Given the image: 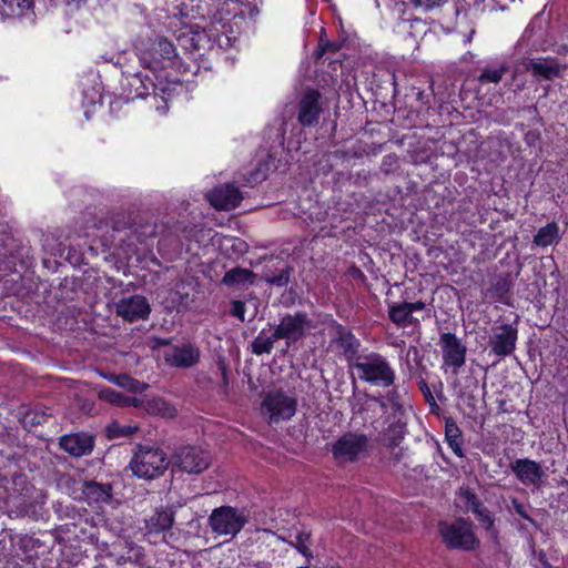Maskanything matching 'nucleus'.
<instances>
[{"mask_svg": "<svg viewBox=\"0 0 568 568\" xmlns=\"http://www.w3.org/2000/svg\"><path fill=\"white\" fill-rule=\"evenodd\" d=\"M139 430L136 425H122L118 422H113L106 427V436L109 439L131 437Z\"/></svg>", "mask_w": 568, "mask_h": 568, "instance_id": "2f4dec72", "label": "nucleus"}, {"mask_svg": "<svg viewBox=\"0 0 568 568\" xmlns=\"http://www.w3.org/2000/svg\"><path fill=\"white\" fill-rule=\"evenodd\" d=\"M59 445L73 457L90 455L94 447V437L85 433L63 435Z\"/></svg>", "mask_w": 568, "mask_h": 568, "instance_id": "a211bd4d", "label": "nucleus"}, {"mask_svg": "<svg viewBox=\"0 0 568 568\" xmlns=\"http://www.w3.org/2000/svg\"><path fill=\"white\" fill-rule=\"evenodd\" d=\"M211 463L210 455L195 446H183L173 456V465L187 474H200Z\"/></svg>", "mask_w": 568, "mask_h": 568, "instance_id": "1a4fd4ad", "label": "nucleus"}, {"mask_svg": "<svg viewBox=\"0 0 568 568\" xmlns=\"http://www.w3.org/2000/svg\"><path fill=\"white\" fill-rule=\"evenodd\" d=\"M387 423L386 437L389 442V446H398L405 436L406 423L403 420V416L387 417Z\"/></svg>", "mask_w": 568, "mask_h": 568, "instance_id": "a878e982", "label": "nucleus"}, {"mask_svg": "<svg viewBox=\"0 0 568 568\" xmlns=\"http://www.w3.org/2000/svg\"><path fill=\"white\" fill-rule=\"evenodd\" d=\"M293 268L291 266H285L280 270L278 274H271L270 272H265L263 280L272 286L284 287L290 283L291 273Z\"/></svg>", "mask_w": 568, "mask_h": 568, "instance_id": "72a5a7b5", "label": "nucleus"}, {"mask_svg": "<svg viewBox=\"0 0 568 568\" xmlns=\"http://www.w3.org/2000/svg\"><path fill=\"white\" fill-rule=\"evenodd\" d=\"M297 402L282 390L270 392L262 402V410L268 415L271 423L290 419L294 416Z\"/></svg>", "mask_w": 568, "mask_h": 568, "instance_id": "0eeeda50", "label": "nucleus"}, {"mask_svg": "<svg viewBox=\"0 0 568 568\" xmlns=\"http://www.w3.org/2000/svg\"><path fill=\"white\" fill-rule=\"evenodd\" d=\"M508 70L509 67L506 63H500L498 67H486L478 77V81L480 83H498Z\"/></svg>", "mask_w": 568, "mask_h": 568, "instance_id": "7c9ffc66", "label": "nucleus"}, {"mask_svg": "<svg viewBox=\"0 0 568 568\" xmlns=\"http://www.w3.org/2000/svg\"><path fill=\"white\" fill-rule=\"evenodd\" d=\"M243 196L237 187L225 184L215 187L207 194V200L217 210H233L242 201Z\"/></svg>", "mask_w": 568, "mask_h": 568, "instance_id": "6ab92c4d", "label": "nucleus"}, {"mask_svg": "<svg viewBox=\"0 0 568 568\" xmlns=\"http://www.w3.org/2000/svg\"><path fill=\"white\" fill-rule=\"evenodd\" d=\"M526 69L537 81H554L562 75L566 65L554 58L546 57L530 59Z\"/></svg>", "mask_w": 568, "mask_h": 568, "instance_id": "dca6fc26", "label": "nucleus"}, {"mask_svg": "<svg viewBox=\"0 0 568 568\" xmlns=\"http://www.w3.org/2000/svg\"><path fill=\"white\" fill-rule=\"evenodd\" d=\"M416 7L423 8L425 10L434 9L435 7H439L444 0H410Z\"/></svg>", "mask_w": 568, "mask_h": 568, "instance_id": "37998d69", "label": "nucleus"}, {"mask_svg": "<svg viewBox=\"0 0 568 568\" xmlns=\"http://www.w3.org/2000/svg\"><path fill=\"white\" fill-rule=\"evenodd\" d=\"M170 464L171 462L162 448L136 445L129 466L135 477L152 480L161 477L168 470Z\"/></svg>", "mask_w": 568, "mask_h": 568, "instance_id": "f257e3e1", "label": "nucleus"}, {"mask_svg": "<svg viewBox=\"0 0 568 568\" xmlns=\"http://www.w3.org/2000/svg\"><path fill=\"white\" fill-rule=\"evenodd\" d=\"M280 337H275V331L268 335L265 329L261 331L252 342V352L256 355L270 354L273 349L274 342Z\"/></svg>", "mask_w": 568, "mask_h": 568, "instance_id": "c85d7f7f", "label": "nucleus"}, {"mask_svg": "<svg viewBox=\"0 0 568 568\" xmlns=\"http://www.w3.org/2000/svg\"><path fill=\"white\" fill-rule=\"evenodd\" d=\"M418 386H419V389L423 393L426 402L430 406L437 407L436 400H435V398H434V396L432 394V390H430L428 384L426 383V381H424V379L419 381Z\"/></svg>", "mask_w": 568, "mask_h": 568, "instance_id": "a19ab883", "label": "nucleus"}, {"mask_svg": "<svg viewBox=\"0 0 568 568\" xmlns=\"http://www.w3.org/2000/svg\"><path fill=\"white\" fill-rule=\"evenodd\" d=\"M458 497L464 505L466 511H471L484 529L490 535V537L497 541L498 530L495 527V517L491 511L484 506L477 495L469 488H460Z\"/></svg>", "mask_w": 568, "mask_h": 568, "instance_id": "6e6552de", "label": "nucleus"}, {"mask_svg": "<svg viewBox=\"0 0 568 568\" xmlns=\"http://www.w3.org/2000/svg\"><path fill=\"white\" fill-rule=\"evenodd\" d=\"M153 408L158 414L168 418L174 417L176 413L175 408L163 399L153 400Z\"/></svg>", "mask_w": 568, "mask_h": 568, "instance_id": "e433bc0d", "label": "nucleus"}, {"mask_svg": "<svg viewBox=\"0 0 568 568\" xmlns=\"http://www.w3.org/2000/svg\"><path fill=\"white\" fill-rule=\"evenodd\" d=\"M315 324L305 312L287 313L280 318L275 327V337L285 339L287 344L304 339Z\"/></svg>", "mask_w": 568, "mask_h": 568, "instance_id": "39448f33", "label": "nucleus"}, {"mask_svg": "<svg viewBox=\"0 0 568 568\" xmlns=\"http://www.w3.org/2000/svg\"><path fill=\"white\" fill-rule=\"evenodd\" d=\"M114 307L115 314L130 323L146 320L151 313L149 301L138 294L120 298Z\"/></svg>", "mask_w": 568, "mask_h": 568, "instance_id": "9b49d317", "label": "nucleus"}, {"mask_svg": "<svg viewBox=\"0 0 568 568\" xmlns=\"http://www.w3.org/2000/svg\"><path fill=\"white\" fill-rule=\"evenodd\" d=\"M290 540L287 544L295 548L301 555H303L306 559V562L310 564L314 558L313 552L311 550L312 545V534L305 529L294 530L288 532Z\"/></svg>", "mask_w": 568, "mask_h": 568, "instance_id": "5701e85b", "label": "nucleus"}, {"mask_svg": "<svg viewBox=\"0 0 568 568\" xmlns=\"http://www.w3.org/2000/svg\"><path fill=\"white\" fill-rule=\"evenodd\" d=\"M278 538L287 544V540H290L288 534L286 536H278Z\"/></svg>", "mask_w": 568, "mask_h": 568, "instance_id": "3c124183", "label": "nucleus"}, {"mask_svg": "<svg viewBox=\"0 0 568 568\" xmlns=\"http://www.w3.org/2000/svg\"><path fill=\"white\" fill-rule=\"evenodd\" d=\"M514 511L519 515L525 520L534 523L532 518L529 516L525 505L520 503L517 498H513L511 500Z\"/></svg>", "mask_w": 568, "mask_h": 568, "instance_id": "58836bf2", "label": "nucleus"}, {"mask_svg": "<svg viewBox=\"0 0 568 568\" xmlns=\"http://www.w3.org/2000/svg\"><path fill=\"white\" fill-rule=\"evenodd\" d=\"M559 226L556 222H550L540 227L534 236V244L540 247H546L560 241Z\"/></svg>", "mask_w": 568, "mask_h": 568, "instance_id": "393cba45", "label": "nucleus"}, {"mask_svg": "<svg viewBox=\"0 0 568 568\" xmlns=\"http://www.w3.org/2000/svg\"><path fill=\"white\" fill-rule=\"evenodd\" d=\"M47 415L44 413H38V412H28L22 422L26 426H33V425H40L47 422Z\"/></svg>", "mask_w": 568, "mask_h": 568, "instance_id": "4c0bfd02", "label": "nucleus"}, {"mask_svg": "<svg viewBox=\"0 0 568 568\" xmlns=\"http://www.w3.org/2000/svg\"><path fill=\"white\" fill-rule=\"evenodd\" d=\"M445 438L455 455L463 457L462 430L454 420H447L445 425Z\"/></svg>", "mask_w": 568, "mask_h": 568, "instance_id": "bb28decb", "label": "nucleus"}, {"mask_svg": "<svg viewBox=\"0 0 568 568\" xmlns=\"http://www.w3.org/2000/svg\"><path fill=\"white\" fill-rule=\"evenodd\" d=\"M353 367L356 369L358 378L369 385L388 388L395 384V369L379 353L371 352L357 356Z\"/></svg>", "mask_w": 568, "mask_h": 568, "instance_id": "f03ea898", "label": "nucleus"}, {"mask_svg": "<svg viewBox=\"0 0 568 568\" xmlns=\"http://www.w3.org/2000/svg\"><path fill=\"white\" fill-rule=\"evenodd\" d=\"M246 523L247 517L244 510L231 506L215 508L209 517L212 531L221 536L235 537Z\"/></svg>", "mask_w": 568, "mask_h": 568, "instance_id": "20e7f679", "label": "nucleus"}, {"mask_svg": "<svg viewBox=\"0 0 568 568\" xmlns=\"http://www.w3.org/2000/svg\"><path fill=\"white\" fill-rule=\"evenodd\" d=\"M384 396L385 400L388 403L390 408V416H403L404 415V405L402 402V395L397 387L390 386Z\"/></svg>", "mask_w": 568, "mask_h": 568, "instance_id": "473e14b6", "label": "nucleus"}, {"mask_svg": "<svg viewBox=\"0 0 568 568\" xmlns=\"http://www.w3.org/2000/svg\"><path fill=\"white\" fill-rule=\"evenodd\" d=\"M325 50L336 51V50H337V47H336V45H334V44L328 43V44L323 49V51H325Z\"/></svg>", "mask_w": 568, "mask_h": 568, "instance_id": "09e8293b", "label": "nucleus"}, {"mask_svg": "<svg viewBox=\"0 0 568 568\" xmlns=\"http://www.w3.org/2000/svg\"><path fill=\"white\" fill-rule=\"evenodd\" d=\"M440 345L444 365L453 367L454 373L457 374L458 369L464 366L466 362V346L463 345L453 333L442 334Z\"/></svg>", "mask_w": 568, "mask_h": 568, "instance_id": "ddd939ff", "label": "nucleus"}, {"mask_svg": "<svg viewBox=\"0 0 568 568\" xmlns=\"http://www.w3.org/2000/svg\"><path fill=\"white\" fill-rule=\"evenodd\" d=\"M438 532L449 549L469 551L478 548L480 544L474 532L473 524L465 518H457L452 523L439 521Z\"/></svg>", "mask_w": 568, "mask_h": 568, "instance_id": "7ed1b4c3", "label": "nucleus"}, {"mask_svg": "<svg viewBox=\"0 0 568 568\" xmlns=\"http://www.w3.org/2000/svg\"><path fill=\"white\" fill-rule=\"evenodd\" d=\"M367 398H368V400L376 403L381 407V409H382V412L384 414H389L390 415L389 405L385 400L383 395H379V396L368 395Z\"/></svg>", "mask_w": 568, "mask_h": 568, "instance_id": "c03bdc74", "label": "nucleus"}, {"mask_svg": "<svg viewBox=\"0 0 568 568\" xmlns=\"http://www.w3.org/2000/svg\"><path fill=\"white\" fill-rule=\"evenodd\" d=\"M130 85L134 88L136 97H145L149 94V88H154V84L151 79L148 77L143 79L141 74H134L131 78Z\"/></svg>", "mask_w": 568, "mask_h": 568, "instance_id": "c9c22d12", "label": "nucleus"}, {"mask_svg": "<svg viewBox=\"0 0 568 568\" xmlns=\"http://www.w3.org/2000/svg\"><path fill=\"white\" fill-rule=\"evenodd\" d=\"M510 468L515 476L524 485H538L541 478L545 476V471L541 465L535 460L528 458L516 459Z\"/></svg>", "mask_w": 568, "mask_h": 568, "instance_id": "aec40b11", "label": "nucleus"}, {"mask_svg": "<svg viewBox=\"0 0 568 568\" xmlns=\"http://www.w3.org/2000/svg\"><path fill=\"white\" fill-rule=\"evenodd\" d=\"M83 495L89 503H108L112 498V486L97 481H87L83 486Z\"/></svg>", "mask_w": 568, "mask_h": 568, "instance_id": "b1692460", "label": "nucleus"}, {"mask_svg": "<svg viewBox=\"0 0 568 568\" xmlns=\"http://www.w3.org/2000/svg\"><path fill=\"white\" fill-rule=\"evenodd\" d=\"M181 40H182V41L187 42V41H193V38H192V37H190V36H187V34H183V37L181 38Z\"/></svg>", "mask_w": 568, "mask_h": 568, "instance_id": "8fccbe9b", "label": "nucleus"}, {"mask_svg": "<svg viewBox=\"0 0 568 568\" xmlns=\"http://www.w3.org/2000/svg\"><path fill=\"white\" fill-rule=\"evenodd\" d=\"M201 352L197 346L185 343L173 346L164 354L165 362L174 367L187 368L196 365Z\"/></svg>", "mask_w": 568, "mask_h": 568, "instance_id": "f3484780", "label": "nucleus"}, {"mask_svg": "<svg viewBox=\"0 0 568 568\" xmlns=\"http://www.w3.org/2000/svg\"><path fill=\"white\" fill-rule=\"evenodd\" d=\"M262 164H260L256 170L252 173V179L254 182H261L266 179V171L262 170Z\"/></svg>", "mask_w": 568, "mask_h": 568, "instance_id": "49530a36", "label": "nucleus"}, {"mask_svg": "<svg viewBox=\"0 0 568 568\" xmlns=\"http://www.w3.org/2000/svg\"><path fill=\"white\" fill-rule=\"evenodd\" d=\"M155 109L161 113L164 114L169 110V105L166 100L163 97H153Z\"/></svg>", "mask_w": 568, "mask_h": 568, "instance_id": "a18cd8bd", "label": "nucleus"}, {"mask_svg": "<svg viewBox=\"0 0 568 568\" xmlns=\"http://www.w3.org/2000/svg\"><path fill=\"white\" fill-rule=\"evenodd\" d=\"M99 397L110 404L116 405V406H129V405H136L138 399L131 398L122 393L116 392L115 389H112L110 387H104L100 389Z\"/></svg>", "mask_w": 568, "mask_h": 568, "instance_id": "c756f323", "label": "nucleus"}, {"mask_svg": "<svg viewBox=\"0 0 568 568\" xmlns=\"http://www.w3.org/2000/svg\"><path fill=\"white\" fill-rule=\"evenodd\" d=\"M425 307L426 304L422 301L392 303L388 305V317L398 327L418 326L420 321L413 314Z\"/></svg>", "mask_w": 568, "mask_h": 568, "instance_id": "4468645a", "label": "nucleus"}, {"mask_svg": "<svg viewBox=\"0 0 568 568\" xmlns=\"http://www.w3.org/2000/svg\"><path fill=\"white\" fill-rule=\"evenodd\" d=\"M31 0H0V12L3 17H21L31 9Z\"/></svg>", "mask_w": 568, "mask_h": 568, "instance_id": "cd10ccee", "label": "nucleus"}, {"mask_svg": "<svg viewBox=\"0 0 568 568\" xmlns=\"http://www.w3.org/2000/svg\"><path fill=\"white\" fill-rule=\"evenodd\" d=\"M216 364H217L219 371L221 372L224 392H226L229 384H230L229 367L223 358H219Z\"/></svg>", "mask_w": 568, "mask_h": 568, "instance_id": "79ce46f5", "label": "nucleus"}, {"mask_svg": "<svg viewBox=\"0 0 568 568\" xmlns=\"http://www.w3.org/2000/svg\"><path fill=\"white\" fill-rule=\"evenodd\" d=\"M515 0H495L496 4L500 7V9L505 10L509 3L514 2Z\"/></svg>", "mask_w": 568, "mask_h": 568, "instance_id": "de8ad7c7", "label": "nucleus"}, {"mask_svg": "<svg viewBox=\"0 0 568 568\" xmlns=\"http://www.w3.org/2000/svg\"><path fill=\"white\" fill-rule=\"evenodd\" d=\"M145 523L150 532L159 534L169 530L174 524V511L168 507L156 508Z\"/></svg>", "mask_w": 568, "mask_h": 568, "instance_id": "4be33fe9", "label": "nucleus"}, {"mask_svg": "<svg viewBox=\"0 0 568 568\" xmlns=\"http://www.w3.org/2000/svg\"><path fill=\"white\" fill-rule=\"evenodd\" d=\"M245 303L242 301H233L231 314L237 317L240 321H245Z\"/></svg>", "mask_w": 568, "mask_h": 568, "instance_id": "ea45409f", "label": "nucleus"}, {"mask_svg": "<svg viewBox=\"0 0 568 568\" xmlns=\"http://www.w3.org/2000/svg\"><path fill=\"white\" fill-rule=\"evenodd\" d=\"M518 339V329L513 324H503L493 327V334L489 337L490 352L498 357L511 355L516 349Z\"/></svg>", "mask_w": 568, "mask_h": 568, "instance_id": "9d476101", "label": "nucleus"}, {"mask_svg": "<svg viewBox=\"0 0 568 568\" xmlns=\"http://www.w3.org/2000/svg\"><path fill=\"white\" fill-rule=\"evenodd\" d=\"M256 277L257 275L248 268L234 267L224 274L222 283L229 287L242 290L253 285Z\"/></svg>", "mask_w": 568, "mask_h": 568, "instance_id": "412c9836", "label": "nucleus"}, {"mask_svg": "<svg viewBox=\"0 0 568 568\" xmlns=\"http://www.w3.org/2000/svg\"><path fill=\"white\" fill-rule=\"evenodd\" d=\"M320 100L321 93L313 89H308L301 98L298 102L297 120L303 126L317 124L322 113Z\"/></svg>", "mask_w": 568, "mask_h": 568, "instance_id": "2eb2a0df", "label": "nucleus"}, {"mask_svg": "<svg viewBox=\"0 0 568 568\" xmlns=\"http://www.w3.org/2000/svg\"><path fill=\"white\" fill-rule=\"evenodd\" d=\"M368 448V438L364 434L347 433L339 437L332 447L334 458L338 463H353Z\"/></svg>", "mask_w": 568, "mask_h": 568, "instance_id": "423d86ee", "label": "nucleus"}, {"mask_svg": "<svg viewBox=\"0 0 568 568\" xmlns=\"http://www.w3.org/2000/svg\"><path fill=\"white\" fill-rule=\"evenodd\" d=\"M176 57L174 44L164 37H156L150 48L141 52L140 61L149 69H156L162 60H173Z\"/></svg>", "mask_w": 568, "mask_h": 568, "instance_id": "f8f14e48", "label": "nucleus"}, {"mask_svg": "<svg viewBox=\"0 0 568 568\" xmlns=\"http://www.w3.org/2000/svg\"><path fill=\"white\" fill-rule=\"evenodd\" d=\"M110 381L114 384H116L118 386L122 387V388H125L130 392H142L146 388V385L143 384V383H140L139 381L130 377L129 375L126 374H122V375H112L110 377Z\"/></svg>", "mask_w": 568, "mask_h": 568, "instance_id": "f704fd0d", "label": "nucleus"}]
</instances>
